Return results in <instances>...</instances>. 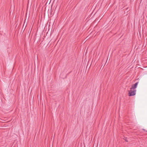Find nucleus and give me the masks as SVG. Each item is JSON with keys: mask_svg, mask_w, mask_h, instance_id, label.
<instances>
[{"mask_svg": "<svg viewBox=\"0 0 147 147\" xmlns=\"http://www.w3.org/2000/svg\"><path fill=\"white\" fill-rule=\"evenodd\" d=\"M136 90H131L128 91V95L129 96H132L135 95L136 94Z\"/></svg>", "mask_w": 147, "mask_h": 147, "instance_id": "obj_1", "label": "nucleus"}, {"mask_svg": "<svg viewBox=\"0 0 147 147\" xmlns=\"http://www.w3.org/2000/svg\"><path fill=\"white\" fill-rule=\"evenodd\" d=\"M138 82H137L135 83V84L132 85L130 89L131 90H136L135 89L137 88L138 85Z\"/></svg>", "mask_w": 147, "mask_h": 147, "instance_id": "obj_2", "label": "nucleus"}, {"mask_svg": "<svg viewBox=\"0 0 147 147\" xmlns=\"http://www.w3.org/2000/svg\"><path fill=\"white\" fill-rule=\"evenodd\" d=\"M123 139L125 140V141H126V142H128V140H127V138H125L124 137V138H123Z\"/></svg>", "mask_w": 147, "mask_h": 147, "instance_id": "obj_3", "label": "nucleus"}, {"mask_svg": "<svg viewBox=\"0 0 147 147\" xmlns=\"http://www.w3.org/2000/svg\"><path fill=\"white\" fill-rule=\"evenodd\" d=\"M142 130H144V131H146L145 129H142Z\"/></svg>", "mask_w": 147, "mask_h": 147, "instance_id": "obj_4", "label": "nucleus"}, {"mask_svg": "<svg viewBox=\"0 0 147 147\" xmlns=\"http://www.w3.org/2000/svg\"><path fill=\"white\" fill-rule=\"evenodd\" d=\"M146 131V132H147V131Z\"/></svg>", "mask_w": 147, "mask_h": 147, "instance_id": "obj_5", "label": "nucleus"}]
</instances>
